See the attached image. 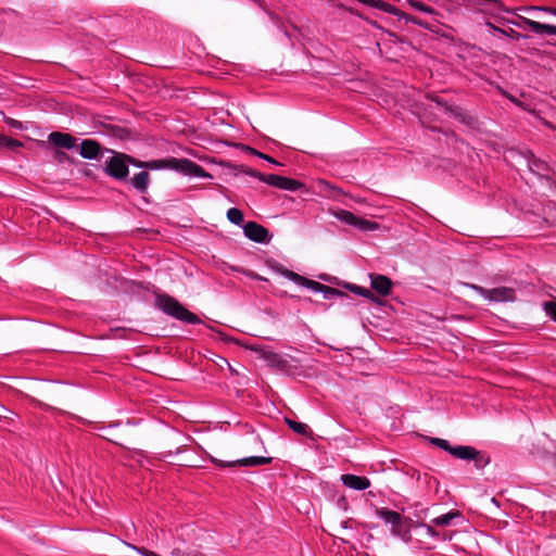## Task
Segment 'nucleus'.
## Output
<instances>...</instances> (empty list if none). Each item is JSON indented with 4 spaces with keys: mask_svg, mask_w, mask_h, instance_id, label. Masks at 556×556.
<instances>
[{
    "mask_svg": "<svg viewBox=\"0 0 556 556\" xmlns=\"http://www.w3.org/2000/svg\"><path fill=\"white\" fill-rule=\"evenodd\" d=\"M150 181V175L147 170H142L136 174L131 179V186L141 193H144L148 190Z\"/></svg>",
    "mask_w": 556,
    "mask_h": 556,
    "instance_id": "obj_15",
    "label": "nucleus"
},
{
    "mask_svg": "<svg viewBox=\"0 0 556 556\" xmlns=\"http://www.w3.org/2000/svg\"><path fill=\"white\" fill-rule=\"evenodd\" d=\"M432 443L437 445L438 447L448 452L451 454V451L453 450V446L450 444L447 440L440 439V438H433Z\"/></svg>",
    "mask_w": 556,
    "mask_h": 556,
    "instance_id": "obj_28",
    "label": "nucleus"
},
{
    "mask_svg": "<svg viewBox=\"0 0 556 556\" xmlns=\"http://www.w3.org/2000/svg\"><path fill=\"white\" fill-rule=\"evenodd\" d=\"M333 215L341 222L349 225L355 226L361 230H374L378 228V225L374 222L357 217L350 211L339 210L333 212Z\"/></svg>",
    "mask_w": 556,
    "mask_h": 556,
    "instance_id": "obj_5",
    "label": "nucleus"
},
{
    "mask_svg": "<svg viewBox=\"0 0 556 556\" xmlns=\"http://www.w3.org/2000/svg\"><path fill=\"white\" fill-rule=\"evenodd\" d=\"M370 286L381 296L389 295L392 290V280L383 275L369 274Z\"/></svg>",
    "mask_w": 556,
    "mask_h": 556,
    "instance_id": "obj_10",
    "label": "nucleus"
},
{
    "mask_svg": "<svg viewBox=\"0 0 556 556\" xmlns=\"http://www.w3.org/2000/svg\"><path fill=\"white\" fill-rule=\"evenodd\" d=\"M346 289H349L351 292H353L354 294H357V295H361V296H364L366 299H368L369 301L376 303V304H381V301L380 299L374 294L369 289L367 288H364V287H359V286H356V285H352V283H349L346 285Z\"/></svg>",
    "mask_w": 556,
    "mask_h": 556,
    "instance_id": "obj_16",
    "label": "nucleus"
},
{
    "mask_svg": "<svg viewBox=\"0 0 556 556\" xmlns=\"http://www.w3.org/2000/svg\"><path fill=\"white\" fill-rule=\"evenodd\" d=\"M305 287L314 290V291H317V292H324V288L326 285H323L318 281H314V280H309L306 278V281L304 283Z\"/></svg>",
    "mask_w": 556,
    "mask_h": 556,
    "instance_id": "obj_32",
    "label": "nucleus"
},
{
    "mask_svg": "<svg viewBox=\"0 0 556 556\" xmlns=\"http://www.w3.org/2000/svg\"><path fill=\"white\" fill-rule=\"evenodd\" d=\"M256 353H258L260 357L263 358L264 361H266L268 363V365L270 366H276V367H280L282 366V362L278 361L277 358V354L274 353L273 350H263V349H260V350H254Z\"/></svg>",
    "mask_w": 556,
    "mask_h": 556,
    "instance_id": "obj_19",
    "label": "nucleus"
},
{
    "mask_svg": "<svg viewBox=\"0 0 556 556\" xmlns=\"http://www.w3.org/2000/svg\"><path fill=\"white\" fill-rule=\"evenodd\" d=\"M458 515L456 513L450 511L447 514L441 515L433 519V522L438 526H448L452 520L456 518Z\"/></svg>",
    "mask_w": 556,
    "mask_h": 556,
    "instance_id": "obj_23",
    "label": "nucleus"
},
{
    "mask_svg": "<svg viewBox=\"0 0 556 556\" xmlns=\"http://www.w3.org/2000/svg\"><path fill=\"white\" fill-rule=\"evenodd\" d=\"M101 152V146L92 139H85L79 144V154L87 160H96Z\"/></svg>",
    "mask_w": 556,
    "mask_h": 556,
    "instance_id": "obj_12",
    "label": "nucleus"
},
{
    "mask_svg": "<svg viewBox=\"0 0 556 556\" xmlns=\"http://www.w3.org/2000/svg\"><path fill=\"white\" fill-rule=\"evenodd\" d=\"M321 293L324 294L325 299H333L337 296H339V298L346 296V294L343 291L331 288L329 286H325L324 292H321Z\"/></svg>",
    "mask_w": 556,
    "mask_h": 556,
    "instance_id": "obj_24",
    "label": "nucleus"
},
{
    "mask_svg": "<svg viewBox=\"0 0 556 556\" xmlns=\"http://www.w3.org/2000/svg\"><path fill=\"white\" fill-rule=\"evenodd\" d=\"M242 172H243L244 174L249 175V176H252V177L257 178L258 180H261V181H263V182H265V178H266V176H267V175L262 174V173H260V172H257V170H255V169H252V168H250V167H245V168H243V169H242Z\"/></svg>",
    "mask_w": 556,
    "mask_h": 556,
    "instance_id": "obj_33",
    "label": "nucleus"
},
{
    "mask_svg": "<svg viewBox=\"0 0 556 556\" xmlns=\"http://www.w3.org/2000/svg\"><path fill=\"white\" fill-rule=\"evenodd\" d=\"M470 288L479 292L489 301L493 302H514L516 300V291L509 287H497L485 289L477 285H470Z\"/></svg>",
    "mask_w": 556,
    "mask_h": 556,
    "instance_id": "obj_4",
    "label": "nucleus"
},
{
    "mask_svg": "<svg viewBox=\"0 0 556 556\" xmlns=\"http://www.w3.org/2000/svg\"><path fill=\"white\" fill-rule=\"evenodd\" d=\"M53 159H54V161H55V162H58L59 164H62V163H64V162H66V161H68V162H71V161H72V159H71V156H70V155H67L65 152H63V151H61V150H59V149H55V150L53 151Z\"/></svg>",
    "mask_w": 556,
    "mask_h": 556,
    "instance_id": "obj_30",
    "label": "nucleus"
},
{
    "mask_svg": "<svg viewBox=\"0 0 556 556\" xmlns=\"http://www.w3.org/2000/svg\"><path fill=\"white\" fill-rule=\"evenodd\" d=\"M48 141L56 148L71 150L77 147L78 139L71 134L53 131L49 135Z\"/></svg>",
    "mask_w": 556,
    "mask_h": 556,
    "instance_id": "obj_9",
    "label": "nucleus"
},
{
    "mask_svg": "<svg viewBox=\"0 0 556 556\" xmlns=\"http://www.w3.org/2000/svg\"><path fill=\"white\" fill-rule=\"evenodd\" d=\"M377 515L386 522L392 526V532L397 535H406L410 530L409 518H403L399 513L380 508L377 510Z\"/></svg>",
    "mask_w": 556,
    "mask_h": 556,
    "instance_id": "obj_3",
    "label": "nucleus"
},
{
    "mask_svg": "<svg viewBox=\"0 0 556 556\" xmlns=\"http://www.w3.org/2000/svg\"><path fill=\"white\" fill-rule=\"evenodd\" d=\"M283 274H285L286 277H288L290 280H292V281H294L296 283H300V285L304 286V283L306 281L305 277H302V276H300L299 274H296L294 271L285 270Z\"/></svg>",
    "mask_w": 556,
    "mask_h": 556,
    "instance_id": "obj_31",
    "label": "nucleus"
},
{
    "mask_svg": "<svg viewBox=\"0 0 556 556\" xmlns=\"http://www.w3.org/2000/svg\"><path fill=\"white\" fill-rule=\"evenodd\" d=\"M519 20L520 22L515 23V25L518 27H522V25L525 24L536 34L556 35V26L554 25L542 24L533 20L527 18L525 16H519Z\"/></svg>",
    "mask_w": 556,
    "mask_h": 556,
    "instance_id": "obj_11",
    "label": "nucleus"
},
{
    "mask_svg": "<svg viewBox=\"0 0 556 556\" xmlns=\"http://www.w3.org/2000/svg\"><path fill=\"white\" fill-rule=\"evenodd\" d=\"M317 184L324 191H340L337 187L332 186L325 179H318Z\"/></svg>",
    "mask_w": 556,
    "mask_h": 556,
    "instance_id": "obj_34",
    "label": "nucleus"
},
{
    "mask_svg": "<svg viewBox=\"0 0 556 556\" xmlns=\"http://www.w3.org/2000/svg\"><path fill=\"white\" fill-rule=\"evenodd\" d=\"M4 121H5V123H7L8 125H10V126H11V127H13V128H16V129H22V128H23L22 123H21V122H18V121H16V119H13V118H11V117H5V118H4Z\"/></svg>",
    "mask_w": 556,
    "mask_h": 556,
    "instance_id": "obj_36",
    "label": "nucleus"
},
{
    "mask_svg": "<svg viewBox=\"0 0 556 556\" xmlns=\"http://www.w3.org/2000/svg\"><path fill=\"white\" fill-rule=\"evenodd\" d=\"M129 164L148 169L173 168L191 176H208L204 169L192 161L182 159H168L142 162L121 152H113V155L105 162L104 173L117 180H125L128 177Z\"/></svg>",
    "mask_w": 556,
    "mask_h": 556,
    "instance_id": "obj_1",
    "label": "nucleus"
},
{
    "mask_svg": "<svg viewBox=\"0 0 556 556\" xmlns=\"http://www.w3.org/2000/svg\"><path fill=\"white\" fill-rule=\"evenodd\" d=\"M271 462L270 457L264 456H252L238 460L237 463L241 466H262L267 465Z\"/></svg>",
    "mask_w": 556,
    "mask_h": 556,
    "instance_id": "obj_20",
    "label": "nucleus"
},
{
    "mask_svg": "<svg viewBox=\"0 0 556 556\" xmlns=\"http://www.w3.org/2000/svg\"><path fill=\"white\" fill-rule=\"evenodd\" d=\"M494 29H495L496 31H500V33H502V34H506V31H505V30H503V29H500V28H497V27H494Z\"/></svg>",
    "mask_w": 556,
    "mask_h": 556,
    "instance_id": "obj_40",
    "label": "nucleus"
},
{
    "mask_svg": "<svg viewBox=\"0 0 556 556\" xmlns=\"http://www.w3.org/2000/svg\"><path fill=\"white\" fill-rule=\"evenodd\" d=\"M212 343L217 345H228V344H239L238 339H235L227 333L220 332V331H214L211 334Z\"/></svg>",
    "mask_w": 556,
    "mask_h": 556,
    "instance_id": "obj_18",
    "label": "nucleus"
},
{
    "mask_svg": "<svg viewBox=\"0 0 556 556\" xmlns=\"http://www.w3.org/2000/svg\"><path fill=\"white\" fill-rule=\"evenodd\" d=\"M543 308L546 315L556 321V301L544 302Z\"/></svg>",
    "mask_w": 556,
    "mask_h": 556,
    "instance_id": "obj_26",
    "label": "nucleus"
},
{
    "mask_svg": "<svg viewBox=\"0 0 556 556\" xmlns=\"http://www.w3.org/2000/svg\"><path fill=\"white\" fill-rule=\"evenodd\" d=\"M466 5L483 13L494 14L503 9L500 0H465Z\"/></svg>",
    "mask_w": 556,
    "mask_h": 556,
    "instance_id": "obj_8",
    "label": "nucleus"
},
{
    "mask_svg": "<svg viewBox=\"0 0 556 556\" xmlns=\"http://www.w3.org/2000/svg\"><path fill=\"white\" fill-rule=\"evenodd\" d=\"M244 235L252 241L265 243L269 241V232L255 222H248L243 227Z\"/></svg>",
    "mask_w": 556,
    "mask_h": 556,
    "instance_id": "obj_7",
    "label": "nucleus"
},
{
    "mask_svg": "<svg viewBox=\"0 0 556 556\" xmlns=\"http://www.w3.org/2000/svg\"><path fill=\"white\" fill-rule=\"evenodd\" d=\"M451 455L459 459L477 460L480 452L472 446L457 445L453 446Z\"/></svg>",
    "mask_w": 556,
    "mask_h": 556,
    "instance_id": "obj_14",
    "label": "nucleus"
},
{
    "mask_svg": "<svg viewBox=\"0 0 556 556\" xmlns=\"http://www.w3.org/2000/svg\"><path fill=\"white\" fill-rule=\"evenodd\" d=\"M501 92L502 94H504L507 99H509L511 102H514L515 104H517L518 106L520 108H523V103L521 101H519L518 99H516L514 96L507 93L506 91L502 90L501 89Z\"/></svg>",
    "mask_w": 556,
    "mask_h": 556,
    "instance_id": "obj_37",
    "label": "nucleus"
},
{
    "mask_svg": "<svg viewBox=\"0 0 556 556\" xmlns=\"http://www.w3.org/2000/svg\"><path fill=\"white\" fill-rule=\"evenodd\" d=\"M430 100L434 101L439 106H441L445 113L454 116L455 118L464 119V114L462 113V110L457 106L448 105L446 102L442 101L437 96H430Z\"/></svg>",
    "mask_w": 556,
    "mask_h": 556,
    "instance_id": "obj_17",
    "label": "nucleus"
},
{
    "mask_svg": "<svg viewBox=\"0 0 556 556\" xmlns=\"http://www.w3.org/2000/svg\"><path fill=\"white\" fill-rule=\"evenodd\" d=\"M522 10L527 11V12H530V11H535V10H542V11H549L554 14H556V10L554 9H547V8H539V7H529V8H523Z\"/></svg>",
    "mask_w": 556,
    "mask_h": 556,
    "instance_id": "obj_38",
    "label": "nucleus"
},
{
    "mask_svg": "<svg viewBox=\"0 0 556 556\" xmlns=\"http://www.w3.org/2000/svg\"><path fill=\"white\" fill-rule=\"evenodd\" d=\"M286 424L289 426L291 430L301 435H307L309 432L308 426L306 424L295 421L290 418H286Z\"/></svg>",
    "mask_w": 556,
    "mask_h": 556,
    "instance_id": "obj_21",
    "label": "nucleus"
},
{
    "mask_svg": "<svg viewBox=\"0 0 556 556\" xmlns=\"http://www.w3.org/2000/svg\"><path fill=\"white\" fill-rule=\"evenodd\" d=\"M155 305L165 314L188 323V324H197L200 321L199 317L193 313L189 312L186 307H184L175 298L168 294H159L155 298Z\"/></svg>",
    "mask_w": 556,
    "mask_h": 556,
    "instance_id": "obj_2",
    "label": "nucleus"
},
{
    "mask_svg": "<svg viewBox=\"0 0 556 556\" xmlns=\"http://www.w3.org/2000/svg\"><path fill=\"white\" fill-rule=\"evenodd\" d=\"M249 150H250L253 154L257 155V156H258V157H261V159L266 160L267 162H269V163H271V164H275V165H282L281 163L277 162L276 160H274V159H273V157H270L269 155H266V154H264V153H262V152H258V151H256V150H254V149H251V148H249Z\"/></svg>",
    "mask_w": 556,
    "mask_h": 556,
    "instance_id": "obj_35",
    "label": "nucleus"
},
{
    "mask_svg": "<svg viewBox=\"0 0 556 556\" xmlns=\"http://www.w3.org/2000/svg\"><path fill=\"white\" fill-rule=\"evenodd\" d=\"M0 146L8 147L9 149H15L22 147L23 143L18 140L0 135Z\"/></svg>",
    "mask_w": 556,
    "mask_h": 556,
    "instance_id": "obj_25",
    "label": "nucleus"
},
{
    "mask_svg": "<svg viewBox=\"0 0 556 556\" xmlns=\"http://www.w3.org/2000/svg\"><path fill=\"white\" fill-rule=\"evenodd\" d=\"M407 2L409 3L410 7H413L414 9L418 10V11H421V12H425V13H433V9L428 7V5H425L422 2L420 1H417V0H407Z\"/></svg>",
    "mask_w": 556,
    "mask_h": 556,
    "instance_id": "obj_27",
    "label": "nucleus"
},
{
    "mask_svg": "<svg viewBox=\"0 0 556 556\" xmlns=\"http://www.w3.org/2000/svg\"><path fill=\"white\" fill-rule=\"evenodd\" d=\"M372 8H377V9H380V10H382L384 12H389V13L396 12V9L393 5L388 4L381 0H375Z\"/></svg>",
    "mask_w": 556,
    "mask_h": 556,
    "instance_id": "obj_29",
    "label": "nucleus"
},
{
    "mask_svg": "<svg viewBox=\"0 0 556 556\" xmlns=\"http://www.w3.org/2000/svg\"><path fill=\"white\" fill-rule=\"evenodd\" d=\"M113 332H114L115 334H119V333H122V332H123V330H118V329H116V330H114Z\"/></svg>",
    "mask_w": 556,
    "mask_h": 556,
    "instance_id": "obj_41",
    "label": "nucleus"
},
{
    "mask_svg": "<svg viewBox=\"0 0 556 556\" xmlns=\"http://www.w3.org/2000/svg\"><path fill=\"white\" fill-rule=\"evenodd\" d=\"M265 184L276 187L281 190L296 191L304 187V185L295 179L287 178L283 176L270 174L265 178Z\"/></svg>",
    "mask_w": 556,
    "mask_h": 556,
    "instance_id": "obj_6",
    "label": "nucleus"
},
{
    "mask_svg": "<svg viewBox=\"0 0 556 556\" xmlns=\"http://www.w3.org/2000/svg\"><path fill=\"white\" fill-rule=\"evenodd\" d=\"M341 481L345 486L357 491H363L370 486L368 478L356 475H342Z\"/></svg>",
    "mask_w": 556,
    "mask_h": 556,
    "instance_id": "obj_13",
    "label": "nucleus"
},
{
    "mask_svg": "<svg viewBox=\"0 0 556 556\" xmlns=\"http://www.w3.org/2000/svg\"><path fill=\"white\" fill-rule=\"evenodd\" d=\"M522 10L527 11V12H530V11H535V10H542V11H549L554 14H556V10L554 9H547V8H539V7H529V8H523Z\"/></svg>",
    "mask_w": 556,
    "mask_h": 556,
    "instance_id": "obj_39",
    "label": "nucleus"
},
{
    "mask_svg": "<svg viewBox=\"0 0 556 556\" xmlns=\"http://www.w3.org/2000/svg\"><path fill=\"white\" fill-rule=\"evenodd\" d=\"M227 217L232 224L240 225L243 223V214L239 208H229L227 212Z\"/></svg>",
    "mask_w": 556,
    "mask_h": 556,
    "instance_id": "obj_22",
    "label": "nucleus"
}]
</instances>
